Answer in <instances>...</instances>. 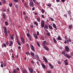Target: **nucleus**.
<instances>
[{"label":"nucleus","mask_w":73,"mask_h":73,"mask_svg":"<svg viewBox=\"0 0 73 73\" xmlns=\"http://www.w3.org/2000/svg\"><path fill=\"white\" fill-rule=\"evenodd\" d=\"M30 72V73H33V71H34V70H33V68H28Z\"/></svg>","instance_id":"1"},{"label":"nucleus","mask_w":73,"mask_h":73,"mask_svg":"<svg viewBox=\"0 0 73 73\" xmlns=\"http://www.w3.org/2000/svg\"><path fill=\"white\" fill-rule=\"evenodd\" d=\"M44 21H42L41 23V27L42 28H44Z\"/></svg>","instance_id":"2"},{"label":"nucleus","mask_w":73,"mask_h":73,"mask_svg":"<svg viewBox=\"0 0 73 73\" xmlns=\"http://www.w3.org/2000/svg\"><path fill=\"white\" fill-rule=\"evenodd\" d=\"M65 49L66 51L67 52H69V51L70 50V49H69V47H68V46H66V47H65Z\"/></svg>","instance_id":"3"},{"label":"nucleus","mask_w":73,"mask_h":73,"mask_svg":"<svg viewBox=\"0 0 73 73\" xmlns=\"http://www.w3.org/2000/svg\"><path fill=\"white\" fill-rule=\"evenodd\" d=\"M31 47L32 50L33 51H34V52H35V48H34V47H33V46L31 44Z\"/></svg>","instance_id":"4"},{"label":"nucleus","mask_w":73,"mask_h":73,"mask_svg":"<svg viewBox=\"0 0 73 73\" xmlns=\"http://www.w3.org/2000/svg\"><path fill=\"white\" fill-rule=\"evenodd\" d=\"M30 5L31 7H34V4L33 2H30Z\"/></svg>","instance_id":"5"},{"label":"nucleus","mask_w":73,"mask_h":73,"mask_svg":"<svg viewBox=\"0 0 73 73\" xmlns=\"http://www.w3.org/2000/svg\"><path fill=\"white\" fill-rule=\"evenodd\" d=\"M35 56L36 57V59H37V60L39 61H40V60H39V56H38V55H37V54H36L35 55Z\"/></svg>","instance_id":"6"},{"label":"nucleus","mask_w":73,"mask_h":73,"mask_svg":"<svg viewBox=\"0 0 73 73\" xmlns=\"http://www.w3.org/2000/svg\"><path fill=\"white\" fill-rule=\"evenodd\" d=\"M21 39L22 42V43L23 44H24L25 43V41H24V38H23V37H22Z\"/></svg>","instance_id":"7"},{"label":"nucleus","mask_w":73,"mask_h":73,"mask_svg":"<svg viewBox=\"0 0 73 73\" xmlns=\"http://www.w3.org/2000/svg\"><path fill=\"white\" fill-rule=\"evenodd\" d=\"M52 25L54 28H55V29H56L57 30V27H56V24H55L54 23H53Z\"/></svg>","instance_id":"8"},{"label":"nucleus","mask_w":73,"mask_h":73,"mask_svg":"<svg viewBox=\"0 0 73 73\" xmlns=\"http://www.w3.org/2000/svg\"><path fill=\"white\" fill-rule=\"evenodd\" d=\"M44 28H45V29H48V26L46 25H45L44 26Z\"/></svg>","instance_id":"9"},{"label":"nucleus","mask_w":73,"mask_h":73,"mask_svg":"<svg viewBox=\"0 0 73 73\" xmlns=\"http://www.w3.org/2000/svg\"><path fill=\"white\" fill-rule=\"evenodd\" d=\"M14 35H15V34H14L13 35H11L10 36L11 39V40H13L14 39Z\"/></svg>","instance_id":"10"},{"label":"nucleus","mask_w":73,"mask_h":73,"mask_svg":"<svg viewBox=\"0 0 73 73\" xmlns=\"http://www.w3.org/2000/svg\"><path fill=\"white\" fill-rule=\"evenodd\" d=\"M2 48H4V47L6 48L7 47V45H6V44H4L2 45Z\"/></svg>","instance_id":"11"},{"label":"nucleus","mask_w":73,"mask_h":73,"mask_svg":"<svg viewBox=\"0 0 73 73\" xmlns=\"http://www.w3.org/2000/svg\"><path fill=\"white\" fill-rule=\"evenodd\" d=\"M56 39L57 40L58 39V40H62V39L61 38V37H60V36H58V37L57 38H56Z\"/></svg>","instance_id":"12"},{"label":"nucleus","mask_w":73,"mask_h":73,"mask_svg":"<svg viewBox=\"0 0 73 73\" xmlns=\"http://www.w3.org/2000/svg\"><path fill=\"white\" fill-rule=\"evenodd\" d=\"M44 60L45 62H46V63H48V60H47V59H46V58L44 57Z\"/></svg>","instance_id":"13"},{"label":"nucleus","mask_w":73,"mask_h":73,"mask_svg":"<svg viewBox=\"0 0 73 73\" xmlns=\"http://www.w3.org/2000/svg\"><path fill=\"white\" fill-rule=\"evenodd\" d=\"M46 35L47 36H50V33H49V32H48L47 33H46Z\"/></svg>","instance_id":"14"},{"label":"nucleus","mask_w":73,"mask_h":73,"mask_svg":"<svg viewBox=\"0 0 73 73\" xmlns=\"http://www.w3.org/2000/svg\"><path fill=\"white\" fill-rule=\"evenodd\" d=\"M10 44L9 46H11L13 45V42L11 41H10Z\"/></svg>","instance_id":"15"},{"label":"nucleus","mask_w":73,"mask_h":73,"mask_svg":"<svg viewBox=\"0 0 73 73\" xmlns=\"http://www.w3.org/2000/svg\"><path fill=\"white\" fill-rule=\"evenodd\" d=\"M3 29L4 30V32H7V27L5 26L3 27Z\"/></svg>","instance_id":"16"},{"label":"nucleus","mask_w":73,"mask_h":73,"mask_svg":"<svg viewBox=\"0 0 73 73\" xmlns=\"http://www.w3.org/2000/svg\"><path fill=\"white\" fill-rule=\"evenodd\" d=\"M41 65H42L43 68H44V69H46L45 66V65H44V64H43V63H41Z\"/></svg>","instance_id":"17"},{"label":"nucleus","mask_w":73,"mask_h":73,"mask_svg":"<svg viewBox=\"0 0 73 73\" xmlns=\"http://www.w3.org/2000/svg\"><path fill=\"white\" fill-rule=\"evenodd\" d=\"M48 27L50 29H51L52 30L53 28V27H52L51 25H49L48 26Z\"/></svg>","instance_id":"18"},{"label":"nucleus","mask_w":73,"mask_h":73,"mask_svg":"<svg viewBox=\"0 0 73 73\" xmlns=\"http://www.w3.org/2000/svg\"><path fill=\"white\" fill-rule=\"evenodd\" d=\"M13 72V73H17V70H16L15 69H14Z\"/></svg>","instance_id":"19"},{"label":"nucleus","mask_w":73,"mask_h":73,"mask_svg":"<svg viewBox=\"0 0 73 73\" xmlns=\"http://www.w3.org/2000/svg\"><path fill=\"white\" fill-rule=\"evenodd\" d=\"M2 16H3V19H5V14L4 13H3Z\"/></svg>","instance_id":"20"},{"label":"nucleus","mask_w":73,"mask_h":73,"mask_svg":"<svg viewBox=\"0 0 73 73\" xmlns=\"http://www.w3.org/2000/svg\"><path fill=\"white\" fill-rule=\"evenodd\" d=\"M53 40L54 42V43H56L57 42V41L56 40V39H55L54 38H53Z\"/></svg>","instance_id":"21"},{"label":"nucleus","mask_w":73,"mask_h":73,"mask_svg":"<svg viewBox=\"0 0 73 73\" xmlns=\"http://www.w3.org/2000/svg\"><path fill=\"white\" fill-rule=\"evenodd\" d=\"M3 65L4 66H5V67L6 66V65H7V63H6V62H4L3 63Z\"/></svg>","instance_id":"22"},{"label":"nucleus","mask_w":73,"mask_h":73,"mask_svg":"<svg viewBox=\"0 0 73 73\" xmlns=\"http://www.w3.org/2000/svg\"><path fill=\"white\" fill-rule=\"evenodd\" d=\"M44 48L46 50H49V48L46 46L44 47Z\"/></svg>","instance_id":"23"},{"label":"nucleus","mask_w":73,"mask_h":73,"mask_svg":"<svg viewBox=\"0 0 73 73\" xmlns=\"http://www.w3.org/2000/svg\"><path fill=\"white\" fill-rule=\"evenodd\" d=\"M4 33L5 34V36H6V37H7V36H8V33H7V32H4Z\"/></svg>","instance_id":"24"},{"label":"nucleus","mask_w":73,"mask_h":73,"mask_svg":"<svg viewBox=\"0 0 73 73\" xmlns=\"http://www.w3.org/2000/svg\"><path fill=\"white\" fill-rule=\"evenodd\" d=\"M34 24L36 25V26H38V23L37 22H35Z\"/></svg>","instance_id":"25"},{"label":"nucleus","mask_w":73,"mask_h":73,"mask_svg":"<svg viewBox=\"0 0 73 73\" xmlns=\"http://www.w3.org/2000/svg\"><path fill=\"white\" fill-rule=\"evenodd\" d=\"M17 42L18 45H20V46L21 45V44L20 43V41H19V40L18 41H17Z\"/></svg>","instance_id":"26"},{"label":"nucleus","mask_w":73,"mask_h":73,"mask_svg":"<svg viewBox=\"0 0 73 73\" xmlns=\"http://www.w3.org/2000/svg\"><path fill=\"white\" fill-rule=\"evenodd\" d=\"M65 53H66V51L64 50L62 52V54H65Z\"/></svg>","instance_id":"27"},{"label":"nucleus","mask_w":73,"mask_h":73,"mask_svg":"<svg viewBox=\"0 0 73 73\" xmlns=\"http://www.w3.org/2000/svg\"><path fill=\"white\" fill-rule=\"evenodd\" d=\"M23 73H27V71L26 70H23Z\"/></svg>","instance_id":"28"},{"label":"nucleus","mask_w":73,"mask_h":73,"mask_svg":"<svg viewBox=\"0 0 73 73\" xmlns=\"http://www.w3.org/2000/svg\"><path fill=\"white\" fill-rule=\"evenodd\" d=\"M37 21H38V22H40V18H37Z\"/></svg>","instance_id":"29"},{"label":"nucleus","mask_w":73,"mask_h":73,"mask_svg":"<svg viewBox=\"0 0 73 73\" xmlns=\"http://www.w3.org/2000/svg\"><path fill=\"white\" fill-rule=\"evenodd\" d=\"M6 1L5 0H3L2 1V3H3V4H5V3H6Z\"/></svg>","instance_id":"30"},{"label":"nucleus","mask_w":73,"mask_h":73,"mask_svg":"<svg viewBox=\"0 0 73 73\" xmlns=\"http://www.w3.org/2000/svg\"><path fill=\"white\" fill-rule=\"evenodd\" d=\"M34 36L35 37V38H36V39H37V38H38V37L36 35H34Z\"/></svg>","instance_id":"31"},{"label":"nucleus","mask_w":73,"mask_h":73,"mask_svg":"<svg viewBox=\"0 0 73 73\" xmlns=\"http://www.w3.org/2000/svg\"><path fill=\"white\" fill-rule=\"evenodd\" d=\"M5 24L6 25H8V23L7 21L5 22Z\"/></svg>","instance_id":"32"},{"label":"nucleus","mask_w":73,"mask_h":73,"mask_svg":"<svg viewBox=\"0 0 73 73\" xmlns=\"http://www.w3.org/2000/svg\"><path fill=\"white\" fill-rule=\"evenodd\" d=\"M51 5H52L51 4L49 3L48 5L47 6H48V7H51Z\"/></svg>","instance_id":"33"},{"label":"nucleus","mask_w":73,"mask_h":73,"mask_svg":"<svg viewBox=\"0 0 73 73\" xmlns=\"http://www.w3.org/2000/svg\"><path fill=\"white\" fill-rule=\"evenodd\" d=\"M19 4L15 5V6L16 8H19Z\"/></svg>","instance_id":"34"},{"label":"nucleus","mask_w":73,"mask_h":73,"mask_svg":"<svg viewBox=\"0 0 73 73\" xmlns=\"http://www.w3.org/2000/svg\"><path fill=\"white\" fill-rule=\"evenodd\" d=\"M27 35L28 37H30V34H29V33H27Z\"/></svg>","instance_id":"35"},{"label":"nucleus","mask_w":73,"mask_h":73,"mask_svg":"<svg viewBox=\"0 0 73 73\" xmlns=\"http://www.w3.org/2000/svg\"><path fill=\"white\" fill-rule=\"evenodd\" d=\"M73 26V25H70L69 26V27L70 28V29H72V27Z\"/></svg>","instance_id":"36"},{"label":"nucleus","mask_w":73,"mask_h":73,"mask_svg":"<svg viewBox=\"0 0 73 73\" xmlns=\"http://www.w3.org/2000/svg\"><path fill=\"white\" fill-rule=\"evenodd\" d=\"M14 1H15V3H18L19 2V1H18V0H13Z\"/></svg>","instance_id":"37"},{"label":"nucleus","mask_w":73,"mask_h":73,"mask_svg":"<svg viewBox=\"0 0 73 73\" xmlns=\"http://www.w3.org/2000/svg\"><path fill=\"white\" fill-rule=\"evenodd\" d=\"M31 56H34V55H35V54H34V53H32V52H31Z\"/></svg>","instance_id":"38"},{"label":"nucleus","mask_w":73,"mask_h":73,"mask_svg":"<svg viewBox=\"0 0 73 73\" xmlns=\"http://www.w3.org/2000/svg\"><path fill=\"white\" fill-rule=\"evenodd\" d=\"M9 6H10V7H12V3L9 4Z\"/></svg>","instance_id":"39"},{"label":"nucleus","mask_w":73,"mask_h":73,"mask_svg":"<svg viewBox=\"0 0 73 73\" xmlns=\"http://www.w3.org/2000/svg\"><path fill=\"white\" fill-rule=\"evenodd\" d=\"M67 57H68V58H70L71 57V56L70 55H68Z\"/></svg>","instance_id":"40"},{"label":"nucleus","mask_w":73,"mask_h":73,"mask_svg":"<svg viewBox=\"0 0 73 73\" xmlns=\"http://www.w3.org/2000/svg\"><path fill=\"white\" fill-rule=\"evenodd\" d=\"M36 43L38 46H40V44H39L38 42H37Z\"/></svg>","instance_id":"41"},{"label":"nucleus","mask_w":73,"mask_h":73,"mask_svg":"<svg viewBox=\"0 0 73 73\" xmlns=\"http://www.w3.org/2000/svg\"><path fill=\"white\" fill-rule=\"evenodd\" d=\"M64 56H65L66 57H68V54H64Z\"/></svg>","instance_id":"42"},{"label":"nucleus","mask_w":73,"mask_h":73,"mask_svg":"<svg viewBox=\"0 0 73 73\" xmlns=\"http://www.w3.org/2000/svg\"><path fill=\"white\" fill-rule=\"evenodd\" d=\"M3 63H2L1 65V68H3Z\"/></svg>","instance_id":"43"},{"label":"nucleus","mask_w":73,"mask_h":73,"mask_svg":"<svg viewBox=\"0 0 73 73\" xmlns=\"http://www.w3.org/2000/svg\"><path fill=\"white\" fill-rule=\"evenodd\" d=\"M42 12L43 13H44V12H45V11H44V9H42Z\"/></svg>","instance_id":"44"},{"label":"nucleus","mask_w":73,"mask_h":73,"mask_svg":"<svg viewBox=\"0 0 73 73\" xmlns=\"http://www.w3.org/2000/svg\"><path fill=\"white\" fill-rule=\"evenodd\" d=\"M64 17H65L66 18H67V15L66 14H64Z\"/></svg>","instance_id":"45"},{"label":"nucleus","mask_w":73,"mask_h":73,"mask_svg":"<svg viewBox=\"0 0 73 73\" xmlns=\"http://www.w3.org/2000/svg\"><path fill=\"white\" fill-rule=\"evenodd\" d=\"M45 44L46 45H49V42H46Z\"/></svg>","instance_id":"46"},{"label":"nucleus","mask_w":73,"mask_h":73,"mask_svg":"<svg viewBox=\"0 0 73 73\" xmlns=\"http://www.w3.org/2000/svg\"><path fill=\"white\" fill-rule=\"evenodd\" d=\"M50 19L52 21H54V19H53L52 18H50Z\"/></svg>","instance_id":"47"},{"label":"nucleus","mask_w":73,"mask_h":73,"mask_svg":"<svg viewBox=\"0 0 73 73\" xmlns=\"http://www.w3.org/2000/svg\"><path fill=\"white\" fill-rule=\"evenodd\" d=\"M65 63V65H68V62H66Z\"/></svg>","instance_id":"48"},{"label":"nucleus","mask_w":73,"mask_h":73,"mask_svg":"<svg viewBox=\"0 0 73 73\" xmlns=\"http://www.w3.org/2000/svg\"><path fill=\"white\" fill-rule=\"evenodd\" d=\"M26 54H30V53L28 52H27L26 53Z\"/></svg>","instance_id":"49"},{"label":"nucleus","mask_w":73,"mask_h":73,"mask_svg":"<svg viewBox=\"0 0 73 73\" xmlns=\"http://www.w3.org/2000/svg\"><path fill=\"white\" fill-rule=\"evenodd\" d=\"M33 60H35V59H36V58L34 56H33Z\"/></svg>","instance_id":"50"},{"label":"nucleus","mask_w":73,"mask_h":73,"mask_svg":"<svg viewBox=\"0 0 73 73\" xmlns=\"http://www.w3.org/2000/svg\"><path fill=\"white\" fill-rule=\"evenodd\" d=\"M67 61H68V60L67 59L64 60V62H65V63L66 62H67Z\"/></svg>","instance_id":"51"},{"label":"nucleus","mask_w":73,"mask_h":73,"mask_svg":"<svg viewBox=\"0 0 73 73\" xmlns=\"http://www.w3.org/2000/svg\"><path fill=\"white\" fill-rule=\"evenodd\" d=\"M46 41H44L43 42V44H45V43H46Z\"/></svg>","instance_id":"52"},{"label":"nucleus","mask_w":73,"mask_h":73,"mask_svg":"<svg viewBox=\"0 0 73 73\" xmlns=\"http://www.w3.org/2000/svg\"><path fill=\"white\" fill-rule=\"evenodd\" d=\"M35 9V7H33V8L32 9V11H34Z\"/></svg>","instance_id":"53"},{"label":"nucleus","mask_w":73,"mask_h":73,"mask_svg":"<svg viewBox=\"0 0 73 73\" xmlns=\"http://www.w3.org/2000/svg\"><path fill=\"white\" fill-rule=\"evenodd\" d=\"M30 27L31 28H33V25H31Z\"/></svg>","instance_id":"54"},{"label":"nucleus","mask_w":73,"mask_h":73,"mask_svg":"<svg viewBox=\"0 0 73 73\" xmlns=\"http://www.w3.org/2000/svg\"><path fill=\"white\" fill-rule=\"evenodd\" d=\"M58 64H61V62L58 61Z\"/></svg>","instance_id":"55"},{"label":"nucleus","mask_w":73,"mask_h":73,"mask_svg":"<svg viewBox=\"0 0 73 73\" xmlns=\"http://www.w3.org/2000/svg\"><path fill=\"white\" fill-rule=\"evenodd\" d=\"M12 58H15V57H14V55H13V54L12 55Z\"/></svg>","instance_id":"56"},{"label":"nucleus","mask_w":73,"mask_h":73,"mask_svg":"<svg viewBox=\"0 0 73 73\" xmlns=\"http://www.w3.org/2000/svg\"><path fill=\"white\" fill-rule=\"evenodd\" d=\"M49 65L50 66V67H51V66H52V64L50 63L49 64Z\"/></svg>","instance_id":"57"},{"label":"nucleus","mask_w":73,"mask_h":73,"mask_svg":"<svg viewBox=\"0 0 73 73\" xmlns=\"http://www.w3.org/2000/svg\"><path fill=\"white\" fill-rule=\"evenodd\" d=\"M61 1L62 3H64L65 2V0H61Z\"/></svg>","instance_id":"58"},{"label":"nucleus","mask_w":73,"mask_h":73,"mask_svg":"<svg viewBox=\"0 0 73 73\" xmlns=\"http://www.w3.org/2000/svg\"><path fill=\"white\" fill-rule=\"evenodd\" d=\"M47 73H51L50 71H49V70L47 71Z\"/></svg>","instance_id":"59"},{"label":"nucleus","mask_w":73,"mask_h":73,"mask_svg":"<svg viewBox=\"0 0 73 73\" xmlns=\"http://www.w3.org/2000/svg\"><path fill=\"white\" fill-rule=\"evenodd\" d=\"M50 68L51 69H53V68H54V67L53 66H51L50 67Z\"/></svg>","instance_id":"60"},{"label":"nucleus","mask_w":73,"mask_h":73,"mask_svg":"<svg viewBox=\"0 0 73 73\" xmlns=\"http://www.w3.org/2000/svg\"><path fill=\"white\" fill-rule=\"evenodd\" d=\"M16 69L17 70H19V71L20 70V69H19V68H16Z\"/></svg>","instance_id":"61"},{"label":"nucleus","mask_w":73,"mask_h":73,"mask_svg":"<svg viewBox=\"0 0 73 73\" xmlns=\"http://www.w3.org/2000/svg\"><path fill=\"white\" fill-rule=\"evenodd\" d=\"M64 37H65V38L66 40H67V39H68V38L66 36H65Z\"/></svg>","instance_id":"62"},{"label":"nucleus","mask_w":73,"mask_h":73,"mask_svg":"<svg viewBox=\"0 0 73 73\" xmlns=\"http://www.w3.org/2000/svg\"><path fill=\"white\" fill-rule=\"evenodd\" d=\"M37 35L38 36V35H39V32L38 31H37Z\"/></svg>","instance_id":"63"},{"label":"nucleus","mask_w":73,"mask_h":73,"mask_svg":"<svg viewBox=\"0 0 73 73\" xmlns=\"http://www.w3.org/2000/svg\"><path fill=\"white\" fill-rule=\"evenodd\" d=\"M68 41L69 42H71V39H70L69 38L68 39Z\"/></svg>","instance_id":"64"}]
</instances>
